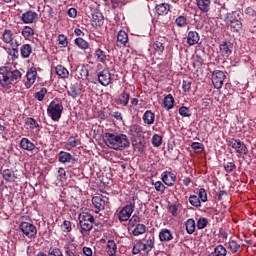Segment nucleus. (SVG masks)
I'll return each instance as SVG.
<instances>
[{
  "mask_svg": "<svg viewBox=\"0 0 256 256\" xmlns=\"http://www.w3.org/2000/svg\"><path fill=\"white\" fill-rule=\"evenodd\" d=\"M2 177L8 183H13V181H15V172H13L11 169H6L2 173Z\"/></svg>",
  "mask_w": 256,
  "mask_h": 256,
  "instance_id": "obj_39",
  "label": "nucleus"
},
{
  "mask_svg": "<svg viewBox=\"0 0 256 256\" xmlns=\"http://www.w3.org/2000/svg\"><path fill=\"white\" fill-rule=\"evenodd\" d=\"M25 125L30 127V129H39V123L37 122V120H35V118H26Z\"/></svg>",
  "mask_w": 256,
  "mask_h": 256,
  "instance_id": "obj_45",
  "label": "nucleus"
},
{
  "mask_svg": "<svg viewBox=\"0 0 256 256\" xmlns=\"http://www.w3.org/2000/svg\"><path fill=\"white\" fill-rule=\"evenodd\" d=\"M169 213H171L172 217H177V211H179V207L175 204L169 206Z\"/></svg>",
  "mask_w": 256,
  "mask_h": 256,
  "instance_id": "obj_63",
  "label": "nucleus"
},
{
  "mask_svg": "<svg viewBox=\"0 0 256 256\" xmlns=\"http://www.w3.org/2000/svg\"><path fill=\"white\" fill-rule=\"evenodd\" d=\"M78 221L80 225L81 235H89L93 230V225L95 224V217L89 212H82L78 215Z\"/></svg>",
  "mask_w": 256,
  "mask_h": 256,
  "instance_id": "obj_3",
  "label": "nucleus"
},
{
  "mask_svg": "<svg viewBox=\"0 0 256 256\" xmlns=\"http://www.w3.org/2000/svg\"><path fill=\"white\" fill-rule=\"evenodd\" d=\"M97 77L98 83H100V85L103 87H108V85H111V72L109 71V68H105L98 72Z\"/></svg>",
  "mask_w": 256,
  "mask_h": 256,
  "instance_id": "obj_13",
  "label": "nucleus"
},
{
  "mask_svg": "<svg viewBox=\"0 0 256 256\" xmlns=\"http://www.w3.org/2000/svg\"><path fill=\"white\" fill-rule=\"evenodd\" d=\"M109 116L114 117V119H116V121H123V114H121V112H119V111L110 110Z\"/></svg>",
  "mask_w": 256,
  "mask_h": 256,
  "instance_id": "obj_60",
  "label": "nucleus"
},
{
  "mask_svg": "<svg viewBox=\"0 0 256 256\" xmlns=\"http://www.w3.org/2000/svg\"><path fill=\"white\" fill-rule=\"evenodd\" d=\"M109 203V198L100 196L92 197V205L94 207V213H101V211L105 210V205Z\"/></svg>",
  "mask_w": 256,
  "mask_h": 256,
  "instance_id": "obj_12",
  "label": "nucleus"
},
{
  "mask_svg": "<svg viewBox=\"0 0 256 256\" xmlns=\"http://www.w3.org/2000/svg\"><path fill=\"white\" fill-rule=\"evenodd\" d=\"M229 147L234 149V151L238 153V155H247V153L249 152L245 143L239 139H235V138L230 139Z\"/></svg>",
  "mask_w": 256,
  "mask_h": 256,
  "instance_id": "obj_11",
  "label": "nucleus"
},
{
  "mask_svg": "<svg viewBox=\"0 0 256 256\" xmlns=\"http://www.w3.org/2000/svg\"><path fill=\"white\" fill-rule=\"evenodd\" d=\"M209 225V220L205 217H200L197 221L196 227L197 229H205Z\"/></svg>",
  "mask_w": 256,
  "mask_h": 256,
  "instance_id": "obj_53",
  "label": "nucleus"
},
{
  "mask_svg": "<svg viewBox=\"0 0 256 256\" xmlns=\"http://www.w3.org/2000/svg\"><path fill=\"white\" fill-rule=\"evenodd\" d=\"M133 147L139 153H145V140H139V142L133 143Z\"/></svg>",
  "mask_w": 256,
  "mask_h": 256,
  "instance_id": "obj_50",
  "label": "nucleus"
},
{
  "mask_svg": "<svg viewBox=\"0 0 256 256\" xmlns=\"http://www.w3.org/2000/svg\"><path fill=\"white\" fill-rule=\"evenodd\" d=\"M198 198L200 199V202L207 203L208 201L207 190H205V188L199 189Z\"/></svg>",
  "mask_w": 256,
  "mask_h": 256,
  "instance_id": "obj_57",
  "label": "nucleus"
},
{
  "mask_svg": "<svg viewBox=\"0 0 256 256\" xmlns=\"http://www.w3.org/2000/svg\"><path fill=\"white\" fill-rule=\"evenodd\" d=\"M228 249L231 253H241V244L237 243V240L230 238L228 242Z\"/></svg>",
  "mask_w": 256,
  "mask_h": 256,
  "instance_id": "obj_33",
  "label": "nucleus"
},
{
  "mask_svg": "<svg viewBox=\"0 0 256 256\" xmlns=\"http://www.w3.org/2000/svg\"><path fill=\"white\" fill-rule=\"evenodd\" d=\"M21 21L24 22L26 25L31 23H37L39 21V14L33 10L26 11L20 17Z\"/></svg>",
  "mask_w": 256,
  "mask_h": 256,
  "instance_id": "obj_14",
  "label": "nucleus"
},
{
  "mask_svg": "<svg viewBox=\"0 0 256 256\" xmlns=\"http://www.w3.org/2000/svg\"><path fill=\"white\" fill-rule=\"evenodd\" d=\"M77 145H81V140H79L73 136L68 138L67 147H70V148H67L68 151H71V149L77 147Z\"/></svg>",
  "mask_w": 256,
  "mask_h": 256,
  "instance_id": "obj_44",
  "label": "nucleus"
},
{
  "mask_svg": "<svg viewBox=\"0 0 256 256\" xmlns=\"http://www.w3.org/2000/svg\"><path fill=\"white\" fill-rule=\"evenodd\" d=\"M133 211H135V201H132L121 208V210L117 213V219L120 221V223L129 221V219H131V215H133Z\"/></svg>",
  "mask_w": 256,
  "mask_h": 256,
  "instance_id": "obj_8",
  "label": "nucleus"
},
{
  "mask_svg": "<svg viewBox=\"0 0 256 256\" xmlns=\"http://www.w3.org/2000/svg\"><path fill=\"white\" fill-rule=\"evenodd\" d=\"M189 203L190 205H192V207H196V208L201 207V199H199V196L197 195H190Z\"/></svg>",
  "mask_w": 256,
  "mask_h": 256,
  "instance_id": "obj_46",
  "label": "nucleus"
},
{
  "mask_svg": "<svg viewBox=\"0 0 256 256\" xmlns=\"http://www.w3.org/2000/svg\"><path fill=\"white\" fill-rule=\"evenodd\" d=\"M48 256H64L63 251L59 249L58 247H51L48 250Z\"/></svg>",
  "mask_w": 256,
  "mask_h": 256,
  "instance_id": "obj_56",
  "label": "nucleus"
},
{
  "mask_svg": "<svg viewBox=\"0 0 256 256\" xmlns=\"http://www.w3.org/2000/svg\"><path fill=\"white\" fill-rule=\"evenodd\" d=\"M186 231L188 235H193L195 233V220L193 218H190L185 223Z\"/></svg>",
  "mask_w": 256,
  "mask_h": 256,
  "instance_id": "obj_41",
  "label": "nucleus"
},
{
  "mask_svg": "<svg viewBox=\"0 0 256 256\" xmlns=\"http://www.w3.org/2000/svg\"><path fill=\"white\" fill-rule=\"evenodd\" d=\"M147 231V226L145 224H138L134 226V229L132 230V234L134 237H139V235H143Z\"/></svg>",
  "mask_w": 256,
  "mask_h": 256,
  "instance_id": "obj_38",
  "label": "nucleus"
},
{
  "mask_svg": "<svg viewBox=\"0 0 256 256\" xmlns=\"http://www.w3.org/2000/svg\"><path fill=\"white\" fill-rule=\"evenodd\" d=\"M21 35L22 37H24V39H29L30 37H33V35H35V30H33V28H31L30 26H24L21 31Z\"/></svg>",
  "mask_w": 256,
  "mask_h": 256,
  "instance_id": "obj_42",
  "label": "nucleus"
},
{
  "mask_svg": "<svg viewBox=\"0 0 256 256\" xmlns=\"http://www.w3.org/2000/svg\"><path fill=\"white\" fill-rule=\"evenodd\" d=\"M141 224V218L137 215H133L129 220V227H135Z\"/></svg>",
  "mask_w": 256,
  "mask_h": 256,
  "instance_id": "obj_59",
  "label": "nucleus"
},
{
  "mask_svg": "<svg viewBox=\"0 0 256 256\" xmlns=\"http://www.w3.org/2000/svg\"><path fill=\"white\" fill-rule=\"evenodd\" d=\"M74 45H76V47L82 51H87V49H89V42H87V40L83 39L82 37L76 38L74 40Z\"/></svg>",
  "mask_w": 256,
  "mask_h": 256,
  "instance_id": "obj_34",
  "label": "nucleus"
},
{
  "mask_svg": "<svg viewBox=\"0 0 256 256\" xmlns=\"http://www.w3.org/2000/svg\"><path fill=\"white\" fill-rule=\"evenodd\" d=\"M23 237H28V239H35L37 237V227L29 222H22L19 226Z\"/></svg>",
  "mask_w": 256,
  "mask_h": 256,
  "instance_id": "obj_9",
  "label": "nucleus"
},
{
  "mask_svg": "<svg viewBox=\"0 0 256 256\" xmlns=\"http://www.w3.org/2000/svg\"><path fill=\"white\" fill-rule=\"evenodd\" d=\"M3 41L6 43V46H3L6 55H9L10 57H15L17 59V55H19V50L17 48L11 47V44L13 42V32L9 29L4 30L3 32Z\"/></svg>",
  "mask_w": 256,
  "mask_h": 256,
  "instance_id": "obj_6",
  "label": "nucleus"
},
{
  "mask_svg": "<svg viewBox=\"0 0 256 256\" xmlns=\"http://www.w3.org/2000/svg\"><path fill=\"white\" fill-rule=\"evenodd\" d=\"M58 45H61V47H67L69 45V40L67 39V36L64 34H60L58 36Z\"/></svg>",
  "mask_w": 256,
  "mask_h": 256,
  "instance_id": "obj_58",
  "label": "nucleus"
},
{
  "mask_svg": "<svg viewBox=\"0 0 256 256\" xmlns=\"http://www.w3.org/2000/svg\"><path fill=\"white\" fill-rule=\"evenodd\" d=\"M46 95H47V88H41L40 91L34 94V98L37 99V101H43Z\"/></svg>",
  "mask_w": 256,
  "mask_h": 256,
  "instance_id": "obj_54",
  "label": "nucleus"
},
{
  "mask_svg": "<svg viewBox=\"0 0 256 256\" xmlns=\"http://www.w3.org/2000/svg\"><path fill=\"white\" fill-rule=\"evenodd\" d=\"M58 161L59 163H71V161H75V159L73 158V155H71V153L66 152V151H60L58 153Z\"/></svg>",
  "mask_w": 256,
  "mask_h": 256,
  "instance_id": "obj_27",
  "label": "nucleus"
},
{
  "mask_svg": "<svg viewBox=\"0 0 256 256\" xmlns=\"http://www.w3.org/2000/svg\"><path fill=\"white\" fill-rule=\"evenodd\" d=\"M182 89L184 93H189V91H191V81L183 80Z\"/></svg>",
  "mask_w": 256,
  "mask_h": 256,
  "instance_id": "obj_61",
  "label": "nucleus"
},
{
  "mask_svg": "<svg viewBox=\"0 0 256 256\" xmlns=\"http://www.w3.org/2000/svg\"><path fill=\"white\" fill-rule=\"evenodd\" d=\"M219 50L222 57H229L233 53V44L231 42H222L219 45Z\"/></svg>",
  "mask_w": 256,
  "mask_h": 256,
  "instance_id": "obj_21",
  "label": "nucleus"
},
{
  "mask_svg": "<svg viewBox=\"0 0 256 256\" xmlns=\"http://www.w3.org/2000/svg\"><path fill=\"white\" fill-rule=\"evenodd\" d=\"M103 139L105 145L115 151H123V149H127L130 145L129 138L121 133L106 132Z\"/></svg>",
  "mask_w": 256,
  "mask_h": 256,
  "instance_id": "obj_1",
  "label": "nucleus"
},
{
  "mask_svg": "<svg viewBox=\"0 0 256 256\" xmlns=\"http://www.w3.org/2000/svg\"><path fill=\"white\" fill-rule=\"evenodd\" d=\"M154 188L158 193H161V195H163V193H165V189H167L165 184H163L161 181H156L154 183Z\"/></svg>",
  "mask_w": 256,
  "mask_h": 256,
  "instance_id": "obj_55",
  "label": "nucleus"
},
{
  "mask_svg": "<svg viewBox=\"0 0 256 256\" xmlns=\"http://www.w3.org/2000/svg\"><path fill=\"white\" fill-rule=\"evenodd\" d=\"M56 74L61 78V79H69V70L65 68L63 65H57L55 67Z\"/></svg>",
  "mask_w": 256,
  "mask_h": 256,
  "instance_id": "obj_32",
  "label": "nucleus"
},
{
  "mask_svg": "<svg viewBox=\"0 0 256 256\" xmlns=\"http://www.w3.org/2000/svg\"><path fill=\"white\" fill-rule=\"evenodd\" d=\"M129 99H131V94L124 89L118 97V105H122V107H127L129 105Z\"/></svg>",
  "mask_w": 256,
  "mask_h": 256,
  "instance_id": "obj_26",
  "label": "nucleus"
},
{
  "mask_svg": "<svg viewBox=\"0 0 256 256\" xmlns=\"http://www.w3.org/2000/svg\"><path fill=\"white\" fill-rule=\"evenodd\" d=\"M31 53H33V46H31V44H23L20 47V55L22 59H29Z\"/></svg>",
  "mask_w": 256,
  "mask_h": 256,
  "instance_id": "obj_28",
  "label": "nucleus"
},
{
  "mask_svg": "<svg viewBox=\"0 0 256 256\" xmlns=\"http://www.w3.org/2000/svg\"><path fill=\"white\" fill-rule=\"evenodd\" d=\"M83 91V85L81 83H74L70 85L69 90L67 91L69 97L72 99H77V97H81V93Z\"/></svg>",
  "mask_w": 256,
  "mask_h": 256,
  "instance_id": "obj_17",
  "label": "nucleus"
},
{
  "mask_svg": "<svg viewBox=\"0 0 256 256\" xmlns=\"http://www.w3.org/2000/svg\"><path fill=\"white\" fill-rule=\"evenodd\" d=\"M162 107L166 111H171V109L175 107V98L173 97V94H168L164 97Z\"/></svg>",
  "mask_w": 256,
  "mask_h": 256,
  "instance_id": "obj_23",
  "label": "nucleus"
},
{
  "mask_svg": "<svg viewBox=\"0 0 256 256\" xmlns=\"http://www.w3.org/2000/svg\"><path fill=\"white\" fill-rule=\"evenodd\" d=\"M27 81L25 82L26 89H31L35 81H37V68L31 67L26 73Z\"/></svg>",
  "mask_w": 256,
  "mask_h": 256,
  "instance_id": "obj_16",
  "label": "nucleus"
},
{
  "mask_svg": "<svg viewBox=\"0 0 256 256\" xmlns=\"http://www.w3.org/2000/svg\"><path fill=\"white\" fill-rule=\"evenodd\" d=\"M170 6L167 3H161L156 5V13L158 15H167L169 13Z\"/></svg>",
  "mask_w": 256,
  "mask_h": 256,
  "instance_id": "obj_40",
  "label": "nucleus"
},
{
  "mask_svg": "<svg viewBox=\"0 0 256 256\" xmlns=\"http://www.w3.org/2000/svg\"><path fill=\"white\" fill-rule=\"evenodd\" d=\"M191 149H193V151H197V153H203L205 151V145L201 142H193L191 144Z\"/></svg>",
  "mask_w": 256,
  "mask_h": 256,
  "instance_id": "obj_49",
  "label": "nucleus"
},
{
  "mask_svg": "<svg viewBox=\"0 0 256 256\" xmlns=\"http://www.w3.org/2000/svg\"><path fill=\"white\" fill-rule=\"evenodd\" d=\"M80 79H82L83 81L89 79V69L84 67L80 70Z\"/></svg>",
  "mask_w": 256,
  "mask_h": 256,
  "instance_id": "obj_62",
  "label": "nucleus"
},
{
  "mask_svg": "<svg viewBox=\"0 0 256 256\" xmlns=\"http://www.w3.org/2000/svg\"><path fill=\"white\" fill-rule=\"evenodd\" d=\"M201 39L197 31H189L187 35V44L192 47V45H197Z\"/></svg>",
  "mask_w": 256,
  "mask_h": 256,
  "instance_id": "obj_25",
  "label": "nucleus"
},
{
  "mask_svg": "<svg viewBox=\"0 0 256 256\" xmlns=\"http://www.w3.org/2000/svg\"><path fill=\"white\" fill-rule=\"evenodd\" d=\"M178 112L181 117H191V115H193L191 109L187 106H181Z\"/></svg>",
  "mask_w": 256,
  "mask_h": 256,
  "instance_id": "obj_48",
  "label": "nucleus"
},
{
  "mask_svg": "<svg viewBox=\"0 0 256 256\" xmlns=\"http://www.w3.org/2000/svg\"><path fill=\"white\" fill-rule=\"evenodd\" d=\"M196 3L202 13H209L211 10V0H196Z\"/></svg>",
  "mask_w": 256,
  "mask_h": 256,
  "instance_id": "obj_29",
  "label": "nucleus"
},
{
  "mask_svg": "<svg viewBox=\"0 0 256 256\" xmlns=\"http://www.w3.org/2000/svg\"><path fill=\"white\" fill-rule=\"evenodd\" d=\"M2 82L1 86L3 89H11V85L13 81H21V71L19 70H11V65L4 66L1 68Z\"/></svg>",
  "mask_w": 256,
  "mask_h": 256,
  "instance_id": "obj_2",
  "label": "nucleus"
},
{
  "mask_svg": "<svg viewBox=\"0 0 256 256\" xmlns=\"http://www.w3.org/2000/svg\"><path fill=\"white\" fill-rule=\"evenodd\" d=\"M64 254L65 256H79V252H77V244L72 242L65 244Z\"/></svg>",
  "mask_w": 256,
  "mask_h": 256,
  "instance_id": "obj_24",
  "label": "nucleus"
},
{
  "mask_svg": "<svg viewBox=\"0 0 256 256\" xmlns=\"http://www.w3.org/2000/svg\"><path fill=\"white\" fill-rule=\"evenodd\" d=\"M208 256H227V248L219 244L214 248V251Z\"/></svg>",
  "mask_w": 256,
  "mask_h": 256,
  "instance_id": "obj_36",
  "label": "nucleus"
},
{
  "mask_svg": "<svg viewBox=\"0 0 256 256\" xmlns=\"http://www.w3.org/2000/svg\"><path fill=\"white\" fill-rule=\"evenodd\" d=\"M161 180L167 187H173L175 185V181H177V175L171 171H164L161 174Z\"/></svg>",
  "mask_w": 256,
  "mask_h": 256,
  "instance_id": "obj_15",
  "label": "nucleus"
},
{
  "mask_svg": "<svg viewBox=\"0 0 256 256\" xmlns=\"http://www.w3.org/2000/svg\"><path fill=\"white\" fill-rule=\"evenodd\" d=\"M94 58L97 63H102V65H106L107 61H109V54L101 48H97L94 52Z\"/></svg>",
  "mask_w": 256,
  "mask_h": 256,
  "instance_id": "obj_18",
  "label": "nucleus"
},
{
  "mask_svg": "<svg viewBox=\"0 0 256 256\" xmlns=\"http://www.w3.org/2000/svg\"><path fill=\"white\" fill-rule=\"evenodd\" d=\"M165 41L164 40H156L153 43V49L157 55H163V51H165Z\"/></svg>",
  "mask_w": 256,
  "mask_h": 256,
  "instance_id": "obj_35",
  "label": "nucleus"
},
{
  "mask_svg": "<svg viewBox=\"0 0 256 256\" xmlns=\"http://www.w3.org/2000/svg\"><path fill=\"white\" fill-rule=\"evenodd\" d=\"M129 134L132 137H143L145 135V129L139 124H132L129 127Z\"/></svg>",
  "mask_w": 256,
  "mask_h": 256,
  "instance_id": "obj_22",
  "label": "nucleus"
},
{
  "mask_svg": "<svg viewBox=\"0 0 256 256\" xmlns=\"http://www.w3.org/2000/svg\"><path fill=\"white\" fill-rule=\"evenodd\" d=\"M47 114L52 121H59L63 115V104L52 101L47 108Z\"/></svg>",
  "mask_w": 256,
  "mask_h": 256,
  "instance_id": "obj_7",
  "label": "nucleus"
},
{
  "mask_svg": "<svg viewBox=\"0 0 256 256\" xmlns=\"http://www.w3.org/2000/svg\"><path fill=\"white\" fill-rule=\"evenodd\" d=\"M107 253L109 256L117 255V244L115 243V240H109L107 242Z\"/></svg>",
  "mask_w": 256,
  "mask_h": 256,
  "instance_id": "obj_37",
  "label": "nucleus"
},
{
  "mask_svg": "<svg viewBox=\"0 0 256 256\" xmlns=\"http://www.w3.org/2000/svg\"><path fill=\"white\" fill-rule=\"evenodd\" d=\"M223 167H224L226 173H233V171L235 169H237L235 162H224Z\"/></svg>",
  "mask_w": 256,
  "mask_h": 256,
  "instance_id": "obj_52",
  "label": "nucleus"
},
{
  "mask_svg": "<svg viewBox=\"0 0 256 256\" xmlns=\"http://www.w3.org/2000/svg\"><path fill=\"white\" fill-rule=\"evenodd\" d=\"M158 237L161 243H169V241H173L174 239L173 231L167 228H162L159 232Z\"/></svg>",
  "mask_w": 256,
  "mask_h": 256,
  "instance_id": "obj_19",
  "label": "nucleus"
},
{
  "mask_svg": "<svg viewBox=\"0 0 256 256\" xmlns=\"http://www.w3.org/2000/svg\"><path fill=\"white\" fill-rule=\"evenodd\" d=\"M226 23L230 27L231 33L241 35L243 32V22L241 21V15L237 12H231L226 14Z\"/></svg>",
  "mask_w": 256,
  "mask_h": 256,
  "instance_id": "obj_4",
  "label": "nucleus"
},
{
  "mask_svg": "<svg viewBox=\"0 0 256 256\" xmlns=\"http://www.w3.org/2000/svg\"><path fill=\"white\" fill-rule=\"evenodd\" d=\"M152 145L153 147H161V145H163V137L159 134H154L152 136Z\"/></svg>",
  "mask_w": 256,
  "mask_h": 256,
  "instance_id": "obj_47",
  "label": "nucleus"
},
{
  "mask_svg": "<svg viewBox=\"0 0 256 256\" xmlns=\"http://www.w3.org/2000/svg\"><path fill=\"white\" fill-rule=\"evenodd\" d=\"M142 119L145 125H153V123H155V113L151 110H147L143 114Z\"/></svg>",
  "mask_w": 256,
  "mask_h": 256,
  "instance_id": "obj_30",
  "label": "nucleus"
},
{
  "mask_svg": "<svg viewBox=\"0 0 256 256\" xmlns=\"http://www.w3.org/2000/svg\"><path fill=\"white\" fill-rule=\"evenodd\" d=\"M20 147L24 150V151H34L35 150V145L33 142H31V140H29L28 138H22L20 140Z\"/></svg>",
  "mask_w": 256,
  "mask_h": 256,
  "instance_id": "obj_31",
  "label": "nucleus"
},
{
  "mask_svg": "<svg viewBox=\"0 0 256 256\" xmlns=\"http://www.w3.org/2000/svg\"><path fill=\"white\" fill-rule=\"evenodd\" d=\"M155 247V240L148 238L146 240V243L143 241H138L132 249L133 255H147L148 253H151L153 251V248Z\"/></svg>",
  "mask_w": 256,
  "mask_h": 256,
  "instance_id": "obj_5",
  "label": "nucleus"
},
{
  "mask_svg": "<svg viewBox=\"0 0 256 256\" xmlns=\"http://www.w3.org/2000/svg\"><path fill=\"white\" fill-rule=\"evenodd\" d=\"M60 227L63 233H71L73 231V223L69 220H64Z\"/></svg>",
  "mask_w": 256,
  "mask_h": 256,
  "instance_id": "obj_43",
  "label": "nucleus"
},
{
  "mask_svg": "<svg viewBox=\"0 0 256 256\" xmlns=\"http://www.w3.org/2000/svg\"><path fill=\"white\" fill-rule=\"evenodd\" d=\"M129 43V35L125 30H120L117 34V40L116 45L117 47H127V44Z\"/></svg>",
  "mask_w": 256,
  "mask_h": 256,
  "instance_id": "obj_20",
  "label": "nucleus"
},
{
  "mask_svg": "<svg viewBox=\"0 0 256 256\" xmlns=\"http://www.w3.org/2000/svg\"><path fill=\"white\" fill-rule=\"evenodd\" d=\"M211 79L214 89H221L223 83H225V79H227V75L221 70H214Z\"/></svg>",
  "mask_w": 256,
  "mask_h": 256,
  "instance_id": "obj_10",
  "label": "nucleus"
},
{
  "mask_svg": "<svg viewBox=\"0 0 256 256\" xmlns=\"http://www.w3.org/2000/svg\"><path fill=\"white\" fill-rule=\"evenodd\" d=\"M67 15L68 17H70L71 19H75V17H77V9L76 8H70L68 11H67Z\"/></svg>",
  "mask_w": 256,
  "mask_h": 256,
  "instance_id": "obj_64",
  "label": "nucleus"
},
{
  "mask_svg": "<svg viewBox=\"0 0 256 256\" xmlns=\"http://www.w3.org/2000/svg\"><path fill=\"white\" fill-rule=\"evenodd\" d=\"M177 27H187V17L180 15L175 19Z\"/></svg>",
  "mask_w": 256,
  "mask_h": 256,
  "instance_id": "obj_51",
  "label": "nucleus"
}]
</instances>
